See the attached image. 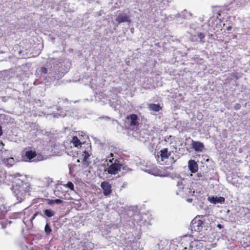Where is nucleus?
Wrapping results in <instances>:
<instances>
[{
    "label": "nucleus",
    "mask_w": 250,
    "mask_h": 250,
    "mask_svg": "<svg viewBox=\"0 0 250 250\" xmlns=\"http://www.w3.org/2000/svg\"><path fill=\"white\" fill-rule=\"evenodd\" d=\"M13 176L12 189L17 200L21 202L25 199L26 194L30 192L31 186L25 176L20 173H16Z\"/></svg>",
    "instance_id": "obj_1"
},
{
    "label": "nucleus",
    "mask_w": 250,
    "mask_h": 250,
    "mask_svg": "<svg viewBox=\"0 0 250 250\" xmlns=\"http://www.w3.org/2000/svg\"><path fill=\"white\" fill-rule=\"evenodd\" d=\"M108 161V167L105 171L112 175H115L121 170L123 165L121 163V159L114 157V155L111 153L107 158Z\"/></svg>",
    "instance_id": "obj_2"
},
{
    "label": "nucleus",
    "mask_w": 250,
    "mask_h": 250,
    "mask_svg": "<svg viewBox=\"0 0 250 250\" xmlns=\"http://www.w3.org/2000/svg\"><path fill=\"white\" fill-rule=\"evenodd\" d=\"M205 222L203 216H197L191 222V227L194 230L200 232L205 227Z\"/></svg>",
    "instance_id": "obj_3"
},
{
    "label": "nucleus",
    "mask_w": 250,
    "mask_h": 250,
    "mask_svg": "<svg viewBox=\"0 0 250 250\" xmlns=\"http://www.w3.org/2000/svg\"><path fill=\"white\" fill-rule=\"evenodd\" d=\"M25 152L24 155V158H25L27 160L26 161H32V159L35 158L37 153L35 149H32L31 147L26 148L25 149Z\"/></svg>",
    "instance_id": "obj_4"
},
{
    "label": "nucleus",
    "mask_w": 250,
    "mask_h": 250,
    "mask_svg": "<svg viewBox=\"0 0 250 250\" xmlns=\"http://www.w3.org/2000/svg\"><path fill=\"white\" fill-rule=\"evenodd\" d=\"M101 187L103 190V193L105 196H108L111 194L112 192L111 186L108 182L106 181L102 182Z\"/></svg>",
    "instance_id": "obj_5"
},
{
    "label": "nucleus",
    "mask_w": 250,
    "mask_h": 250,
    "mask_svg": "<svg viewBox=\"0 0 250 250\" xmlns=\"http://www.w3.org/2000/svg\"><path fill=\"white\" fill-rule=\"evenodd\" d=\"M191 146L193 149L197 152H202L205 148L203 143L199 141H191Z\"/></svg>",
    "instance_id": "obj_6"
},
{
    "label": "nucleus",
    "mask_w": 250,
    "mask_h": 250,
    "mask_svg": "<svg viewBox=\"0 0 250 250\" xmlns=\"http://www.w3.org/2000/svg\"><path fill=\"white\" fill-rule=\"evenodd\" d=\"M126 119L127 120L130 119V126H138L139 125V123L138 122V118L136 114H131L127 116Z\"/></svg>",
    "instance_id": "obj_7"
},
{
    "label": "nucleus",
    "mask_w": 250,
    "mask_h": 250,
    "mask_svg": "<svg viewBox=\"0 0 250 250\" xmlns=\"http://www.w3.org/2000/svg\"><path fill=\"white\" fill-rule=\"evenodd\" d=\"M188 167L189 170L192 173H195L198 170V166L196 161L194 160H190L188 162Z\"/></svg>",
    "instance_id": "obj_8"
},
{
    "label": "nucleus",
    "mask_w": 250,
    "mask_h": 250,
    "mask_svg": "<svg viewBox=\"0 0 250 250\" xmlns=\"http://www.w3.org/2000/svg\"><path fill=\"white\" fill-rule=\"evenodd\" d=\"M159 153L160 155L158 154V157H160L162 161L168 159L169 156L170 155V152H168V148H167L161 150Z\"/></svg>",
    "instance_id": "obj_9"
},
{
    "label": "nucleus",
    "mask_w": 250,
    "mask_h": 250,
    "mask_svg": "<svg viewBox=\"0 0 250 250\" xmlns=\"http://www.w3.org/2000/svg\"><path fill=\"white\" fill-rule=\"evenodd\" d=\"M208 201H209L211 203L216 204V203H224L225 202V199L223 197H208Z\"/></svg>",
    "instance_id": "obj_10"
},
{
    "label": "nucleus",
    "mask_w": 250,
    "mask_h": 250,
    "mask_svg": "<svg viewBox=\"0 0 250 250\" xmlns=\"http://www.w3.org/2000/svg\"><path fill=\"white\" fill-rule=\"evenodd\" d=\"M116 21L119 23H121L124 22L130 21L129 17L124 14H120L117 17Z\"/></svg>",
    "instance_id": "obj_11"
},
{
    "label": "nucleus",
    "mask_w": 250,
    "mask_h": 250,
    "mask_svg": "<svg viewBox=\"0 0 250 250\" xmlns=\"http://www.w3.org/2000/svg\"><path fill=\"white\" fill-rule=\"evenodd\" d=\"M148 107L150 110L155 112H158L162 109V107L159 104H150Z\"/></svg>",
    "instance_id": "obj_12"
},
{
    "label": "nucleus",
    "mask_w": 250,
    "mask_h": 250,
    "mask_svg": "<svg viewBox=\"0 0 250 250\" xmlns=\"http://www.w3.org/2000/svg\"><path fill=\"white\" fill-rule=\"evenodd\" d=\"M245 214L244 216V220L246 223L250 221V209L248 208H244Z\"/></svg>",
    "instance_id": "obj_13"
},
{
    "label": "nucleus",
    "mask_w": 250,
    "mask_h": 250,
    "mask_svg": "<svg viewBox=\"0 0 250 250\" xmlns=\"http://www.w3.org/2000/svg\"><path fill=\"white\" fill-rule=\"evenodd\" d=\"M71 142L73 144L74 146L75 147H78L79 146H81L82 144V143L80 141V140L76 136H73L72 137Z\"/></svg>",
    "instance_id": "obj_14"
},
{
    "label": "nucleus",
    "mask_w": 250,
    "mask_h": 250,
    "mask_svg": "<svg viewBox=\"0 0 250 250\" xmlns=\"http://www.w3.org/2000/svg\"><path fill=\"white\" fill-rule=\"evenodd\" d=\"M44 213L46 216L52 217L54 215L55 212L51 209H45L44 210Z\"/></svg>",
    "instance_id": "obj_15"
},
{
    "label": "nucleus",
    "mask_w": 250,
    "mask_h": 250,
    "mask_svg": "<svg viewBox=\"0 0 250 250\" xmlns=\"http://www.w3.org/2000/svg\"><path fill=\"white\" fill-rule=\"evenodd\" d=\"M198 242H199L198 241L192 242L190 243L189 248L188 249V250H200L199 249H198V248H196L194 249H193L194 247H196L198 245L197 243ZM187 249V248H185L184 249L185 250H186Z\"/></svg>",
    "instance_id": "obj_16"
},
{
    "label": "nucleus",
    "mask_w": 250,
    "mask_h": 250,
    "mask_svg": "<svg viewBox=\"0 0 250 250\" xmlns=\"http://www.w3.org/2000/svg\"><path fill=\"white\" fill-rule=\"evenodd\" d=\"M91 154L88 151H84L83 154V161L86 162L87 160L90 157Z\"/></svg>",
    "instance_id": "obj_17"
},
{
    "label": "nucleus",
    "mask_w": 250,
    "mask_h": 250,
    "mask_svg": "<svg viewBox=\"0 0 250 250\" xmlns=\"http://www.w3.org/2000/svg\"><path fill=\"white\" fill-rule=\"evenodd\" d=\"M197 36L199 38V39H200V42H202V43L205 42V41L203 40L205 37V35L204 34V33H201V32H198V33H197Z\"/></svg>",
    "instance_id": "obj_18"
},
{
    "label": "nucleus",
    "mask_w": 250,
    "mask_h": 250,
    "mask_svg": "<svg viewBox=\"0 0 250 250\" xmlns=\"http://www.w3.org/2000/svg\"><path fill=\"white\" fill-rule=\"evenodd\" d=\"M64 187L69 188L71 190H74V186L72 182H68L66 185H64Z\"/></svg>",
    "instance_id": "obj_19"
},
{
    "label": "nucleus",
    "mask_w": 250,
    "mask_h": 250,
    "mask_svg": "<svg viewBox=\"0 0 250 250\" xmlns=\"http://www.w3.org/2000/svg\"><path fill=\"white\" fill-rule=\"evenodd\" d=\"M44 230L47 235L49 234L52 231V229L48 224H46L44 228Z\"/></svg>",
    "instance_id": "obj_20"
},
{
    "label": "nucleus",
    "mask_w": 250,
    "mask_h": 250,
    "mask_svg": "<svg viewBox=\"0 0 250 250\" xmlns=\"http://www.w3.org/2000/svg\"><path fill=\"white\" fill-rule=\"evenodd\" d=\"M203 177V175L201 173H197L193 178L195 181L202 180L201 178Z\"/></svg>",
    "instance_id": "obj_21"
},
{
    "label": "nucleus",
    "mask_w": 250,
    "mask_h": 250,
    "mask_svg": "<svg viewBox=\"0 0 250 250\" xmlns=\"http://www.w3.org/2000/svg\"><path fill=\"white\" fill-rule=\"evenodd\" d=\"M40 71L42 73L47 74L48 70H47V69L45 67L42 66V67H41Z\"/></svg>",
    "instance_id": "obj_22"
},
{
    "label": "nucleus",
    "mask_w": 250,
    "mask_h": 250,
    "mask_svg": "<svg viewBox=\"0 0 250 250\" xmlns=\"http://www.w3.org/2000/svg\"><path fill=\"white\" fill-rule=\"evenodd\" d=\"M38 215H41V212H37L36 213H35L33 215V216L32 217L31 219V221L32 222L35 218Z\"/></svg>",
    "instance_id": "obj_23"
},
{
    "label": "nucleus",
    "mask_w": 250,
    "mask_h": 250,
    "mask_svg": "<svg viewBox=\"0 0 250 250\" xmlns=\"http://www.w3.org/2000/svg\"><path fill=\"white\" fill-rule=\"evenodd\" d=\"M4 146V145L2 143V142L1 141H0V152H1V153L3 152L2 149H3Z\"/></svg>",
    "instance_id": "obj_24"
},
{
    "label": "nucleus",
    "mask_w": 250,
    "mask_h": 250,
    "mask_svg": "<svg viewBox=\"0 0 250 250\" xmlns=\"http://www.w3.org/2000/svg\"><path fill=\"white\" fill-rule=\"evenodd\" d=\"M54 202H55V203L59 204L62 203V201L59 199H56L54 200Z\"/></svg>",
    "instance_id": "obj_25"
},
{
    "label": "nucleus",
    "mask_w": 250,
    "mask_h": 250,
    "mask_svg": "<svg viewBox=\"0 0 250 250\" xmlns=\"http://www.w3.org/2000/svg\"><path fill=\"white\" fill-rule=\"evenodd\" d=\"M234 108L236 110H238L241 108V105L239 104H236Z\"/></svg>",
    "instance_id": "obj_26"
},
{
    "label": "nucleus",
    "mask_w": 250,
    "mask_h": 250,
    "mask_svg": "<svg viewBox=\"0 0 250 250\" xmlns=\"http://www.w3.org/2000/svg\"><path fill=\"white\" fill-rule=\"evenodd\" d=\"M122 168H123V170H127V171H131V169L127 167L126 166H122Z\"/></svg>",
    "instance_id": "obj_27"
},
{
    "label": "nucleus",
    "mask_w": 250,
    "mask_h": 250,
    "mask_svg": "<svg viewBox=\"0 0 250 250\" xmlns=\"http://www.w3.org/2000/svg\"><path fill=\"white\" fill-rule=\"evenodd\" d=\"M7 162L9 163H12L14 162V159L13 158H9L7 159L6 161H5V163Z\"/></svg>",
    "instance_id": "obj_28"
},
{
    "label": "nucleus",
    "mask_w": 250,
    "mask_h": 250,
    "mask_svg": "<svg viewBox=\"0 0 250 250\" xmlns=\"http://www.w3.org/2000/svg\"><path fill=\"white\" fill-rule=\"evenodd\" d=\"M54 200L49 199L48 200V204L51 205L54 204L55 202H54Z\"/></svg>",
    "instance_id": "obj_29"
},
{
    "label": "nucleus",
    "mask_w": 250,
    "mask_h": 250,
    "mask_svg": "<svg viewBox=\"0 0 250 250\" xmlns=\"http://www.w3.org/2000/svg\"><path fill=\"white\" fill-rule=\"evenodd\" d=\"M237 74H238V73H233V74H231V76H232V77H235V78H236L238 79V77H237Z\"/></svg>",
    "instance_id": "obj_30"
},
{
    "label": "nucleus",
    "mask_w": 250,
    "mask_h": 250,
    "mask_svg": "<svg viewBox=\"0 0 250 250\" xmlns=\"http://www.w3.org/2000/svg\"><path fill=\"white\" fill-rule=\"evenodd\" d=\"M2 130L1 125H0V136H1L2 134Z\"/></svg>",
    "instance_id": "obj_31"
},
{
    "label": "nucleus",
    "mask_w": 250,
    "mask_h": 250,
    "mask_svg": "<svg viewBox=\"0 0 250 250\" xmlns=\"http://www.w3.org/2000/svg\"><path fill=\"white\" fill-rule=\"evenodd\" d=\"M3 180V177L0 175V183H1Z\"/></svg>",
    "instance_id": "obj_32"
},
{
    "label": "nucleus",
    "mask_w": 250,
    "mask_h": 250,
    "mask_svg": "<svg viewBox=\"0 0 250 250\" xmlns=\"http://www.w3.org/2000/svg\"><path fill=\"white\" fill-rule=\"evenodd\" d=\"M231 29V26H228L227 27V30H230V29Z\"/></svg>",
    "instance_id": "obj_33"
},
{
    "label": "nucleus",
    "mask_w": 250,
    "mask_h": 250,
    "mask_svg": "<svg viewBox=\"0 0 250 250\" xmlns=\"http://www.w3.org/2000/svg\"><path fill=\"white\" fill-rule=\"evenodd\" d=\"M217 227H218L219 228H220V229L222 228V225H221V224H218V225H217Z\"/></svg>",
    "instance_id": "obj_34"
}]
</instances>
